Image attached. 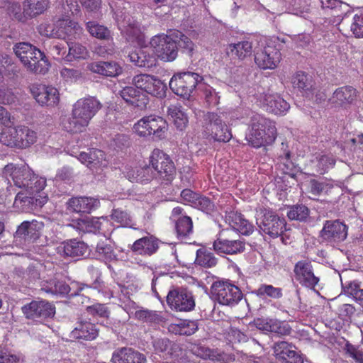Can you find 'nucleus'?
<instances>
[{
	"label": "nucleus",
	"mask_w": 363,
	"mask_h": 363,
	"mask_svg": "<svg viewBox=\"0 0 363 363\" xmlns=\"http://www.w3.org/2000/svg\"><path fill=\"white\" fill-rule=\"evenodd\" d=\"M2 175L10 177L15 186L28 189L30 192L43 191L46 186V179L38 177L28 164L9 163L2 169Z\"/></svg>",
	"instance_id": "f257e3e1"
},
{
	"label": "nucleus",
	"mask_w": 363,
	"mask_h": 363,
	"mask_svg": "<svg viewBox=\"0 0 363 363\" xmlns=\"http://www.w3.org/2000/svg\"><path fill=\"white\" fill-rule=\"evenodd\" d=\"M251 130L247 136L248 143L255 147L272 144L277 138L274 123L261 115L252 113L250 117Z\"/></svg>",
	"instance_id": "f03ea898"
},
{
	"label": "nucleus",
	"mask_w": 363,
	"mask_h": 363,
	"mask_svg": "<svg viewBox=\"0 0 363 363\" xmlns=\"http://www.w3.org/2000/svg\"><path fill=\"white\" fill-rule=\"evenodd\" d=\"M36 133L26 126L8 128L0 133V143L11 147L26 148L36 141Z\"/></svg>",
	"instance_id": "7ed1b4c3"
},
{
	"label": "nucleus",
	"mask_w": 363,
	"mask_h": 363,
	"mask_svg": "<svg viewBox=\"0 0 363 363\" xmlns=\"http://www.w3.org/2000/svg\"><path fill=\"white\" fill-rule=\"evenodd\" d=\"M211 293L218 303L230 307L237 305L243 297L238 286L224 280L214 281L211 287Z\"/></svg>",
	"instance_id": "20e7f679"
},
{
	"label": "nucleus",
	"mask_w": 363,
	"mask_h": 363,
	"mask_svg": "<svg viewBox=\"0 0 363 363\" xmlns=\"http://www.w3.org/2000/svg\"><path fill=\"white\" fill-rule=\"evenodd\" d=\"M133 128L140 136H152L154 139L161 140L166 137L168 123L161 116L150 115L139 120Z\"/></svg>",
	"instance_id": "39448f33"
},
{
	"label": "nucleus",
	"mask_w": 363,
	"mask_h": 363,
	"mask_svg": "<svg viewBox=\"0 0 363 363\" xmlns=\"http://www.w3.org/2000/svg\"><path fill=\"white\" fill-rule=\"evenodd\" d=\"M203 128L207 138L217 142L227 143L232 134L220 116L214 112H207L203 116Z\"/></svg>",
	"instance_id": "423d86ee"
},
{
	"label": "nucleus",
	"mask_w": 363,
	"mask_h": 363,
	"mask_svg": "<svg viewBox=\"0 0 363 363\" xmlns=\"http://www.w3.org/2000/svg\"><path fill=\"white\" fill-rule=\"evenodd\" d=\"M202 77L199 74L191 72L174 74L171 78L169 86L170 89L177 96L184 99H189L199 82Z\"/></svg>",
	"instance_id": "0eeeda50"
},
{
	"label": "nucleus",
	"mask_w": 363,
	"mask_h": 363,
	"mask_svg": "<svg viewBox=\"0 0 363 363\" xmlns=\"http://www.w3.org/2000/svg\"><path fill=\"white\" fill-rule=\"evenodd\" d=\"M150 162L155 172L157 180L166 184L172 182L176 169L169 156L160 150H154Z\"/></svg>",
	"instance_id": "6e6552de"
},
{
	"label": "nucleus",
	"mask_w": 363,
	"mask_h": 363,
	"mask_svg": "<svg viewBox=\"0 0 363 363\" xmlns=\"http://www.w3.org/2000/svg\"><path fill=\"white\" fill-rule=\"evenodd\" d=\"M155 55L162 60L173 61L177 56V46L173 32L169 35H158L150 40Z\"/></svg>",
	"instance_id": "1a4fd4ad"
},
{
	"label": "nucleus",
	"mask_w": 363,
	"mask_h": 363,
	"mask_svg": "<svg viewBox=\"0 0 363 363\" xmlns=\"http://www.w3.org/2000/svg\"><path fill=\"white\" fill-rule=\"evenodd\" d=\"M24 189L17 193L13 202V206L21 211H33L41 208L48 201V196L42 191L30 192Z\"/></svg>",
	"instance_id": "9d476101"
},
{
	"label": "nucleus",
	"mask_w": 363,
	"mask_h": 363,
	"mask_svg": "<svg viewBox=\"0 0 363 363\" xmlns=\"http://www.w3.org/2000/svg\"><path fill=\"white\" fill-rule=\"evenodd\" d=\"M21 310L27 319L40 323L55 314V306L45 300L33 301L23 306Z\"/></svg>",
	"instance_id": "9b49d317"
},
{
	"label": "nucleus",
	"mask_w": 363,
	"mask_h": 363,
	"mask_svg": "<svg viewBox=\"0 0 363 363\" xmlns=\"http://www.w3.org/2000/svg\"><path fill=\"white\" fill-rule=\"evenodd\" d=\"M86 28L91 36L108 42L106 45H99L96 48L95 51L99 55L104 56L114 52L112 33L107 27L90 21L86 23Z\"/></svg>",
	"instance_id": "f8f14e48"
},
{
	"label": "nucleus",
	"mask_w": 363,
	"mask_h": 363,
	"mask_svg": "<svg viewBox=\"0 0 363 363\" xmlns=\"http://www.w3.org/2000/svg\"><path fill=\"white\" fill-rule=\"evenodd\" d=\"M257 224L264 233L272 238H277L286 230V223L284 218L274 212L265 210L262 216L257 219Z\"/></svg>",
	"instance_id": "ddd939ff"
},
{
	"label": "nucleus",
	"mask_w": 363,
	"mask_h": 363,
	"mask_svg": "<svg viewBox=\"0 0 363 363\" xmlns=\"http://www.w3.org/2000/svg\"><path fill=\"white\" fill-rule=\"evenodd\" d=\"M101 107V104L94 97L81 99L74 104L72 113L87 126Z\"/></svg>",
	"instance_id": "4468645a"
},
{
	"label": "nucleus",
	"mask_w": 363,
	"mask_h": 363,
	"mask_svg": "<svg viewBox=\"0 0 363 363\" xmlns=\"http://www.w3.org/2000/svg\"><path fill=\"white\" fill-rule=\"evenodd\" d=\"M167 302L172 308L179 311H189L195 306L191 292L186 289L170 290L167 296Z\"/></svg>",
	"instance_id": "2eb2a0df"
},
{
	"label": "nucleus",
	"mask_w": 363,
	"mask_h": 363,
	"mask_svg": "<svg viewBox=\"0 0 363 363\" xmlns=\"http://www.w3.org/2000/svg\"><path fill=\"white\" fill-rule=\"evenodd\" d=\"M347 226L339 220H326L320 237L327 242H340L347 238Z\"/></svg>",
	"instance_id": "dca6fc26"
},
{
	"label": "nucleus",
	"mask_w": 363,
	"mask_h": 363,
	"mask_svg": "<svg viewBox=\"0 0 363 363\" xmlns=\"http://www.w3.org/2000/svg\"><path fill=\"white\" fill-rule=\"evenodd\" d=\"M30 91L33 98L41 106H53L59 102V92L53 86L34 84L30 86Z\"/></svg>",
	"instance_id": "f3484780"
},
{
	"label": "nucleus",
	"mask_w": 363,
	"mask_h": 363,
	"mask_svg": "<svg viewBox=\"0 0 363 363\" xmlns=\"http://www.w3.org/2000/svg\"><path fill=\"white\" fill-rule=\"evenodd\" d=\"M43 227V222L38 220L23 221L18 226L14 238L33 242L40 238Z\"/></svg>",
	"instance_id": "a211bd4d"
},
{
	"label": "nucleus",
	"mask_w": 363,
	"mask_h": 363,
	"mask_svg": "<svg viewBox=\"0 0 363 363\" xmlns=\"http://www.w3.org/2000/svg\"><path fill=\"white\" fill-rule=\"evenodd\" d=\"M252 324L259 330L265 333H274L279 335H288L291 331V328L288 323L277 319L258 318L254 319Z\"/></svg>",
	"instance_id": "6ab92c4d"
},
{
	"label": "nucleus",
	"mask_w": 363,
	"mask_h": 363,
	"mask_svg": "<svg viewBox=\"0 0 363 363\" xmlns=\"http://www.w3.org/2000/svg\"><path fill=\"white\" fill-rule=\"evenodd\" d=\"M280 57L281 54L275 47L267 45L256 52L255 61L262 69H274L280 62Z\"/></svg>",
	"instance_id": "aec40b11"
},
{
	"label": "nucleus",
	"mask_w": 363,
	"mask_h": 363,
	"mask_svg": "<svg viewBox=\"0 0 363 363\" xmlns=\"http://www.w3.org/2000/svg\"><path fill=\"white\" fill-rule=\"evenodd\" d=\"M294 272L296 279L306 286L313 287L319 281L318 277L313 273L311 262L309 261H298L294 266Z\"/></svg>",
	"instance_id": "412c9836"
},
{
	"label": "nucleus",
	"mask_w": 363,
	"mask_h": 363,
	"mask_svg": "<svg viewBox=\"0 0 363 363\" xmlns=\"http://www.w3.org/2000/svg\"><path fill=\"white\" fill-rule=\"evenodd\" d=\"M275 357L286 363H303V357L295 346L285 341L274 343L273 346Z\"/></svg>",
	"instance_id": "4be33fe9"
},
{
	"label": "nucleus",
	"mask_w": 363,
	"mask_h": 363,
	"mask_svg": "<svg viewBox=\"0 0 363 363\" xmlns=\"http://www.w3.org/2000/svg\"><path fill=\"white\" fill-rule=\"evenodd\" d=\"M118 94L128 104L140 109L145 108L149 103L147 95L135 86H125L119 91Z\"/></svg>",
	"instance_id": "5701e85b"
},
{
	"label": "nucleus",
	"mask_w": 363,
	"mask_h": 363,
	"mask_svg": "<svg viewBox=\"0 0 363 363\" xmlns=\"http://www.w3.org/2000/svg\"><path fill=\"white\" fill-rule=\"evenodd\" d=\"M158 248L159 240L149 234L136 240L130 246L133 253L141 256H151L157 252Z\"/></svg>",
	"instance_id": "b1692460"
},
{
	"label": "nucleus",
	"mask_w": 363,
	"mask_h": 363,
	"mask_svg": "<svg viewBox=\"0 0 363 363\" xmlns=\"http://www.w3.org/2000/svg\"><path fill=\"white\" fill-rule=\"evenodd\" d=\"M82 32V28L75 21L59 18L56 21V38L71 40Z\"/></svg>",
	"instance_id": "393cba45"
},
{
	"label": "nucleus",
	"mask_w": 363,
	"mask_h": 363,
	"mask_svg": "<svg viewBox=\"0 0 363 363\" xmlns=\"http://www.w3.org/2000/svg\"><path fill=\"white\" fill-rule=\"evenodd\" d=\"M357 91L351 86L337 89L329 99V103L335 107L347 108L356 99Z\"/></svg>",
	"instance_id": "a878e982"
},
{
	"label": "nucleus",
	"mask_w": 363,
	"mask_h": 363,
	"mask_svg": "<svg viewBox=\"0 0 363 363\" xmlns=\"http://www.w3.org/2000/svg\"><path fill=\"white\" fill-rule=\"evenodd\" d=\"M113 363H147L145 354L130 347L117 349L112 354Z\"/></svg>",
	"instance_id": "bb28decb"
},
{
	"label": "nucleus",
	"mask_w": 363,
	"mask_h": 363,
	"mask_svg": "<svg viewBox=\"0 0 363 363\" xmlns=\"http://www.w3.org/2000/svg\"><path fill=\"white\" fill-rule=\"evenodd\" d=\"M213 250L218 254L235 255L245 250V242L240 240H229L218 238L213 244Z\"/></svg>",
	"instance_id": "cd10ccee"
},
{
	"label": "nucleus",
	"mask_w": 363,
	"mask_h": 363,
	"mask_svg": "<svg viewBox=\"0 0 363 363\" xmlns=\"http://www.w3.org/2000/svg\"><path fill=\"white\" fill-rule=\"evenodd\" d=\"M124 174L131 182L146 184L153 179H156V174L151 164L135 168L127 167Z\"/></svg>",
	"instance_id": "c85d7f7f"
},
{
	"label": "nucleus",
	"mask_w": 363,
	"mask_h": 363,
	"mask_svg": "<svg viewBox=\"0 0 363 363\" xmlns=\"http://www.w3.org/2000/svg\"><path fill=\"white\" fill-rule=\"evenodd\" d=\"M13 51L26 67L32 61H35V59L38 58L37 56L42 55V52L35 46L25 42L16 43L13 46Z\"/></svg>",
	"instance_id": "c756f323"
},
{
	"label": "nucleus",
	"mask_w": 363,
	"mask_h": 363,
	"mask_svg": "<svg viewBox=\"0 0 363 363\" xmlns=\"http://www.w3.org/2000/svg\"><path fill=\"white\" fill-rule=\"evenodd\" d=\"M59 252L63 253L64 257L72 258L82 257L87 252L88 246L83 241L77 239L67 240L60 243L58 247Z\"/></svg>",
	"instance_id": "7c9ffc66"
},
{
	"label": "nucleus",
	"mask_w": 363,
	"mask_h": 363,
	"mask_svg": "<svg viewBox=\"0 0 363 363\" xmlns=\"http://www.w3.org/2000/svg\"><path fill=\"white\" fill-rule=\"evenodd\" d=\"M87 68L94 73L111 77H117L123 72L122 67L114 61L94 62L89 64Z\"/></svg>",
	"instance_id": "2f4dec72"
},
{
	"label": "nucleus",
	"mask_w": 363,
	"mask_h": 363,
	"mask_svg": "<svg viewBox=\"0 0 363 363\" xmlns=\"http://www.w3.org/2000/svg\"><path fill=\"white\" fill-rule=\"evenodd\" d=\"M68 209L83 213H90L99 206V201L91 197L72 198L67 201Z\"/></svg>",
	"instance_id": "473e14b6"
},
{
	"label": "nucleus",
	"mask_w": 363,
	"mask_h": 363,
	"mask_svg": "<svg viewBox=\"0 0 363 363\" xmlns=\"http://www.w3.org/2000/svg\"><path fill=\"white\" fill-rule=\"evenodd\" d=\"M292 83L294 87L301 91L304 96L313 99L315 88L311 75L303 72H298L293 77Z\"/></svg>",
	"instance_id": "72a5a7b5"
},
{
	"label": "nucleus",
	"mask_w": 363,
	"mask_h": 363,
	"mask_svg": "<svg viewBox=\"0 0 363 363\" xmlns=\"http://www.w3.org/2000/svg\"><path fill=\"white\" fill-rule=\"evenodd\" d=\"M83 286L79 287L76 291L71 292V287L64 281H60L56 279L46 281L42 285V289L47 293L53 294H60L62 296L69 295L74 296L79 295V292L83 289Z\"/></svg>",
	"instance_id": "f704fd0d"
},
{
	"label": "nucleus",
	"mask_w": 363,
	"mask_h": 363,
	"mask_svg": "<svg viewBox=\"0 0 363 363\" xmlns=\"http://www.w3.org/2000/svg\"><path fill=\"white\" fill-rule=\"evenodd\" d=\"M72 335L77 339L93 340L99 335V329L96 325L86 320H81L72 331Z\"/></svg>",
	"instance_id": "c9c22d12"
},
{
	"label": "nucleus",
	"mask_w": 363,
	"mask_h": 363,
	"mask_svg": "<svg viewBox=\"0 0 363 363\" xmlns=\"http://www.w3.org/2000/svg\"><path fill=\"white\" fill-rule=\"evenodd\" d=\"M77 158L89 169H96L106 165L104 152L98 149L89 150L87 152H82Z\"/></svg>",
	"instance_id": "e433bc0d"
},
{
	"label": "nucleus",
	"mask_w": 363,
	"mask_h": 363,
	"mask_svg": "<svg viewBox=\"0 0 363 363\" xmlns=\"http://www.w3.org/2000/svg\"><path fill=\"white\" fill-rule=\"evenodd\" d=\"M128 57L131 62L138 67L150 69L156 66L157 64L156 57L143 50L129 53Z\"/></svg>",
	"instance_id": "4c0bfd02"
},
{
	"label": "nucleus",
	"mask_w": 363,
	"mask_h": 363,
	"mask_svg": "<svg viewBox=\"0 0 363 363\" xmlns=\"http://www.w3.org/2000/svg\"><path fill=\"white\" fill-rule=\"evenodd\" d=\"M264 104L267 109L275 114H281L287 111L289 108V104L280 95L277 94H266L264 99Z\"/></svg>",
	"instance_id": "58836bf2"
},
{
	"label": "nucleus",
	"mask_w": 363,
	"mask_h": 363,
	"mask_svg": "<svg viewBox=\"0 0 363 363\" xmlns=\"http://www.w3.org/2000/svg\"><path fill=\"white\" fill-rule=\"evenodd\" d=\"M252 43L248 41L230 44L227 48V54L233 58L243 60L252 54Z\"/></svg>",
	"instance_id": "ea45409f"
},
{
	"label": "nucleus",
	"mask_w": 363,
	"mask_h": 363,
	"mask_svg": "<svg viewBox=\"0 0 363 363\" xmlns=\"http://www.w3.org/2000/svg\"><path fill=\"white\" fill-rule=\"evenodd\" d=\"M47 0H24L23 6L28 18H34L43 13L48 8Z\"/></svg>",
	"instance_id": "a19ab883"
},
{
	"label": "nucleus",
	"mask_w": 363,
	"mask_h": 363,
	"mask_svg": "<svg viewBox=\"0 0 363 363\" xmlns=\"http://www.w3.org/2000/svg\"><path fill=\"white\" fill-rule=\"evenodd\" d=\"M167 113L172 118L177 130L182 131L186 128L189 122L188 117L181 107L172 105L168 107Z\"/></svg>",
	"instance_id": "79ce46f5"
},
{
	"label": "nucleus",
	"mask_w": 363,
	"mask_h": 363,
	"mask_svg": "<svg viewBox=\"0 0 363 363\" xmlns=\"http://www.w3.org/2000/svg\"><path fill=\"white\" fill-rule=\"evenodd\" d=\"M344 294L352 296L357 302L363 303V289L357 281H342Z\"/></svg>",
	"instance_id": "37998d69"
},
{
	"label": "nucleus",
	"mask_w": 363,
	"mask_h": 363,
	"mask_svg": "<svg viewBox=\"0 0 363 363\" xmlns=\"http://www.w3.org/2000/svg\"><path fill=\"white\" fill-rule=\"evenodd\" d=\"M217 258L213 253L204 248H200L196 251L195 263L206 268L213 267L217 264Z\"/></svg>",
	"instance_id": "c03bdc74"
},
{
	"label": "nucleus",
	"mask_w": 363,
	"mask_h": 363,
	"mask_svg": "<svg viewBox=\"0 0 363 363\" xmlns=\"http://www.w3.org/2000/svg\"><path fill=\"white\" fill-rule=\"evenodd\" d=\"M62 126L65 130L71 133H78L83 131L86 125L83 123L72 113L69 116H65L62 119Z\"/></svg>",
	"instance_id": "a18cd8bd"
},
{
	"label": "nucleus",
	"mask_w": 363,
	"mask_h": 363,
	"mask_svg": "<svg viewBox=\"0 0 363 363\" xmlns=\"http://www.w3.org/2000/svg\"><path fill=\"white\" fill-rule=\"evenodd\" d=\"M95 253L98 259L105 262L116 260V255L111 245L105 242H99L95 247Z\"/></svg>",
	"instance_id": "49530a36"
},
{
	"label": "nucleus",
	"mask_w": 363,
	"mask_h": 363,
	"mask_svg": "<svg viewBox=\"0 0 363 363\" xmlns=\"http://www.w3.org/2000/svg\"><path fill=\"white\" fill-rule=\"evenodd\" d=\"M109 5L113 11L118 22L125 21L130 18L126 15V10L130 8V3L124 0H110Z\"/></svg>",
	"instance_id": "de8ad7c7"
},
{
	"label": "nucleus",
	"mask_w": 363,
	"mask_h": 363,
	"mask_svg": "<svg viewBox=\"0 0 363 363\" xmlns=\"http://www.w3.org/2000/svg\"><path fill=\"white\" fill-rule=\"evenodd\" d=\"M167 89L166 84L157 77L153 76L152 82L149 84L148 89H147L145 94H146V95L150 94L158 99H163L166 96Z\"/></svg>",
	"instance_id": "09e8293b"
},
{
	"label": "nucleus",
	"mask_w": 363,
	"mask_h": 363,
	"mask_svg": "<svg viewBox=\"0 0 363 363\" xmlns=\"http://www.w3.org/2000/svg\"><path fill=\"white\" fill-rule=\"evenodd\" d=\"M252 293L262 298L269 297L276 299L282 296V290L281 288H277L272 285L268 284H261L259 288L252 291Z\"/></svg>",
	"instance_id": "8fccbe9b"
},
{
	"label": "nucleus",
	"mask_w": 363,
	"mask_h": 363,
	"mask_svg": "<svg viewBox=\"0 0 363 363\" xmlns=\"http://www.w3.org/2000/svg\"><path fill=\"white\" fill-rule=\"evenodd\" d=\"M37 57L38 58L35 59V61H32L26 68L35 74H45L48 72L50 64L43 52L40 57Z\"/></svg>",
	"instance_id": "3c124183"
},
{
	"label": "nucleus",
	"mask_w": 363,
	"mask_h": 363,
	"mask_svg": "<svg viewBox=\"0 0 363 363\" xmlns=\"http://www.w3.org/2000/svg\"><path fill=\"white\" fill-rule=\"evenodd\" d=\"M173 34L177 43V50L180 49L182 52L191 55L194 45L191 39L178 30L174 31Z\"/></svg>",
	"instance_id": "603ef678"
},
{
	"label": "nucleus",
	"mask_w": 363,
	"mask_h": 363,
	"mask_svg": "<svg viewBox=\"0 0 363 363\" xmlns=\"http://www.w3.org/2000/svg\"><path fill=\"white\" fill-rule=\"evenodd\" d=\"M69 52L65 55V59L71 62L76 59H85L88 57V51L86 47L79 43H71L68 44Z\"/></svg>",
	"instance_id": "864d4df0"
},
{
	"label": "nucleus",
	"mask_w": 363,
	"mask_h": 363,
	"mask_svg": "<svg viewBox=\"0 0 363 363\" xmlns=\"http://www.w3.org/2000/svg\"><path fill=\"white\" fill-rule=\"evenodd\" d=\"M177 235L180 238H186L192 233L193 223L189 216H182L177 219L175 225Z\"/></svg>",
	"instance_id": "5fc2aeb1"
},
{
	"label": "nucleus",
	"mask_w": 363,
	"mask_h": 363,
	"mask_svg": "<svg viewBox=\"0 0 363 363\" xmlns=\"http://www.w3.org/2000/svg\"><path fill=\"white\" fill-rule=\"evenodd\" d=\"M310 211L307 206L303 204L294 205L287 213L290 220L305 221L309 216Z\"/></svg>",
	"instance_id": "6e6d98bb"
},
{
	"label": "nucleus",
	"mask_w": 363,
	"mask_h": 363,
	"mask_svg": "<svg viewBox=\"0 0 363 363\" xmlns=\"http://www.w3.org/2000/svg\"><path fill=\"white\" fill-rule=\"evenodd\" d=\"M277 159L279 168L283 171L284 174H289L293 177L294 174L291 173V172L294 167V164L291 160L290 151L284 150V153L280 154Z\"/></svg>",
	"instance_id": "4d7b16f0"
},
{
	"label": "nucleus",
	"mask_w": 363,
	"mask_h": 363,
	"mask_svg": "<svg viewBox=\"0 0 363 363\" xmlns=\"http://www.w3.org/2000/svg\"><path fill=\"white\" fill-rule=\"evenodd\" d=\"M203 97L208 107H213L218 104L220 96L218 93L212 86L205 85L202 88Z\"/></svg>",
	"instance_id": "13d9d810"
},
{
	"label": "nucleus",
	"mask_w": 363,
	"mask_h": 363,
	"mask_svg": "<svg viewBox=\"0 0 363 363\" xmlns=\"http://www.w3.org/2000/svg\"><path fill=\"white\" fill-rule=\"evenodd\" d=\"M154 75L148 74H139L132 79V84L139 90L145 93L148 89L149 84L152 82Z\"/></svg>",
	"instance_id": "bf43d9fd"
},
{
	"label": "nucleus",
	"mask_w": 363,
	"mask_h": 363,
	"mask_svg": "<svg viewBox=\"0 0 363 363\" xmlns=\"http://www.w3.org/2000/svg\"><path fill=\"white\" fill-rule=\"evenodd\" d=\"M23 10L24 9H23ZM7 11L10 16H12L18 21H25L27 19V16L24 11H22L19 2H9Z\"/></svg>",
	"instance_id": "052dcab7"
},
{
	"label": "nucleus",
	"mask_w": 363,
	"mask_h": 363,
	"mask_svg": "<svg viewBox=\"0 0 363 363\" xmlns=\"http://www.w3.org/2000/svg\"><path fill=\"white\" fill-rule=\"evenodd\" d=\"M194 208H197L207 214H210L214 211L215 206L209 198L200 194L196 200L195 205L194 206Z\"/></svg>",
	"instance_id": "680f3d73"
},
{
	"label": "nucleus",
	"mask_w": 363,
	"mask_h": 363,
	"mask_svg": "<svg viewBox=\"0 0 363 363\" xmlns=\"http://www.w3.org/2000/svg\"><path fill=\"white\" fill-rule=\"evenodd\" d=\"M123 26L125 28L126 34L132 38L139 39L141 36V31L138 23L130 18L126 19L125 21L121 22Z\"/></svg>",
	"instance_id": "e2e57ef3"
},
{
	"label": "nucleus",
	"mask_w": 363,
	"mask_h": 363,
	"mask_svg": "<svg viewBox=\"0 0 363 363\" xmlns=\"http://www.w3.org/2000/svg\"><path fill=\"white\" fill-rule=\"evenodd\" d=\"M59 4H61V7L57 9L62 16H68L69 13L74 14L78 11L79 6L76 0H60Z\"/></svg>",
	"instance_id": "0e129e2a"
},
{
	"label": "nucleus",
	"mask_w": 363,
	"mask_h": 363,
	"mask_svg": "<svg viewBox=\"0 0 363 363\" xmlns=\"http://www.w3.org/2000/svg\"><path fill=\"white\" fill-rule=\"evenodd\" d=\"M235 223L237 230L242 235H250L254 230V225L247 220L242 218L240 215L236 216L235 218Z\"/></svg>",
	"instance_id": "69168bd1"
},
{
	"label": "nucleus",
	"mask_w": 363,
	"mask_h": 363,
	"mask_svg": "<svg viewBox=\"0 0 363 363\" xmlns=\"http://www.w3.org/2000/svg\"><path fill=\"white\" fill-rule=\"evenodd\" d=\"M226 338L231 342H247L248 341L247 335L243 332L240 331L236 328H230L227 334Z\"/></svg>",
	"instance_id": "338daca9"
},
{
	"label": "nucleus",
	"mask_w": 363,
	"mask_h": 363,
	"mask_svg": "<svg viewBox=\"0 0 363 363\" xmlns=\"http://www.w3.org/2000/svg\"><path fill=\"white\" fill-rule=\"evenodd\" d=\"M113 220L120 223L122 226H128L131 223V218L125 211L114 209L111 213Z\"/></svg>",
	"instance_id": "774afa93"
}]
</instances>
